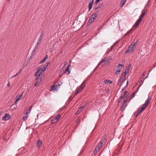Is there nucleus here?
Returning <instances> with one entry per match:
<instances>
[{"mask_svg":"<svg viewBox=\"0 0 156 156\" xmlns=\"http://www.w3.org/2000/svg\"><path fill=\"white\" fill-rule=\"evenodd\" d=\"M35 80H36V82L34 84V86L36 87L40 84L41 82L42 81V75L40 73H37V72L35 73Z\"/></svg>","mask_w":156,"mask_h":156,"instance_id":"1","label":"nucleus"},{"mask_svg":"<svg viewBox=\"0 0 156 156\" xmlns=\"http://www.w3.org/2000/svg\"><path fill=\"white\" fill-rule=\"evenodd\" d=\"M151 98H152L151 96H148L147 99L145 101V103L142 105V107L139 110H140L141 112L144 110L148 104L150 103Z\"/></svg>","mask_w":156,"mask_h":156,"instance_id":"2","label":"nucleus"},{"mask_svg":"<svg viewBox=\"0 0 156 156\" xmlns=\"http://www.w3.org/2000/svg\"><path fill=\"white\" fill-rule=\"evenodd\" d=\"M124 66V65H122L120 64H119L117 67L116 74H119L120 73L121 71V69L122 66Z\"/></svg>","mask_w":156,"mask_h":156,"instance_id":"3","label":"nucleus"},{"mask_svg":"<svg viewBox=\"0 0 156 156\" xmlns=\"http://www.w3.org/2000/svg\"><path fill=\"white\" fill-rule=\"evenodd\" d=\"M44 35V31H41V34L39 36V38L38 39L37 43H39L40 44H41V43L42 41V40L43 38Z\"/></svg>","mask_w":156,"mask_h":156,"instance_id":"4","label":"nucleus"},{"mask_svg":"<svg viewBox=\"0 0 156 156\" xmlns=\"http://www.w3.org/2000/svg\"><path fill=\"white\" fill-rule=\"evenodd\" d=\"M40 44L37 43L33 51H32V55H34L36 54V52L37 51L38 48L40 46Z\"/></svg>","mask_w":156,"mask_h":156,"instance_id":"5","label":"nucleus"},{"mask_svg":"<svg viewBox=\"0 0 156 156\" xmlns=\"http://www.w3.org/2000/svg\"><path fill=\"white\" fill-rule=\"evenodd\" d=\"M146 73V71H144L142 73L141 76L140 78V86H141L143 83V78L145 76V74Z\"/></svg>","mask_w":156,"mask_h":156,"instance_id":"6","label":"nucleus"},{"mask_svg":"<svg viewBox=\"0 0 156 156\" xmlns=\"http://www.w3.org/2000/svg\"><path fill=\"white\" fill-rule=\"evenodd\" d=\"M44 72V71L43 70L42 67H38L37 70V71L36 72H37V73H40L42 75V73Z\"/></svg>","mask_w":156,"mask_h":156,"instance_id":"7","label":"nucleus"},{"mask_svg":"<svg viewBox=\"0 0 156 156\" xmlns=\"http://www.w3.org/2000/svg\"><path fill=\"white\" fill-rule=\"evenodd\" d=\"M10 117V115L9 113H6L5 115L2 119L5 121L9 119Z\"/></svg>","mask_w":156,"mask_h":156,"instance_id":"8","label":"nucleus"},{"mask_svg":"<svg viewBox=\"0 0 156 156\" xmlns=\"http://www.w3.org/2000/svg\"><path fill=\"white\" fill-rule=\"evenodd\" d=\"M23 96V94H20L19 95L17 96L16 98V100L15 101V103L16 104L17 102L19 101Z\"/></svg>","mask_w":156,"mask_h":156,"instance_id":"9","label":"nucleus"},{"mask_svg":"<svg viewBox=\"0 0 156 156\" xmlns=\"http://www.w3.org/2000/svg\"><path fill=\"white\" fill-rule=\"evenodd\" d=\"M126 80V78H124L122 77H121L120 78V80H119L118 84L119 85L121 86L122 84V82Z\"/></svg>","mask_w":156,"mask_h":156,"instance_id":"10","label":"nucleus"},{"mask_svg":"<svg viewBox=\"0 0 156 156\" xmlns=\"http://www.w3.org/2000/svg\"><path fill=\"white\" fill-rule=\"evenodd\" d=\"M98 13H99V12L98 11L96 13L93 14L91 15V17L92 18L93 20H94L98 16Z\"/></svg>","mask_w":156,"mask_h":156,"instance_id":"11","label":"nucleus"},{"mask_svg":"<svg viewBox=\"0 0 156 156\" xmlns=\"http://www.w3.org/2000/svg\"><path fill=\"white\" fill-rule=\"evenodd\" d=\"M70 66V65L67 66L66 69L64 72V73H66L68 75H69L70 74V71L69 70V67Z\"/></svg>","mask_w":156,"mask_h":156,"instance_id":"12","label":"nucleus"},{"mask_svg":"<svg viewBox=\"0 0 156 156\" xmlns=\"http://www.w3.org/2000/svg\"><path fill=\"white\" fill-rule=\"evenodd\" d=\"M142 20L139 18L136 22L135 23V25L134 26L135 27L137 28L139 26L140 23L141 22Z\"/></svg>","mask_w":156,"mask_h":156,"instance_id":"13","label":"nucleus"},{"mask_svg":"<svg viewBox=\"0 0 156 156\" xmlns=\"http://www.w3.org/2000/svg\"><path fill=\"white\" fill-rule=\"evenodd\" d=\"M94 1V0H92V1L89 3L88 7L89 11L90 10L92 7Z\"/></svg>","mask_w":156,"mask_h":156,"instance_id":"14","label":"nucleus"},{"mask_svg":"<svg viewBox=\"0 0 156 156\" xmlns=\"http://www.w3.org/2000/svg\"><path fill=\"white\" fill-rule=\"evenodd\" d=\"M100 149V148L97 146V147L95 148V149L93 152L94 155H96L97 152L99 151Z\"/></svg>","mask_w":156,"mask_h":156,"instance_id":"15","label":"nucleus"},{"mask_svg":"<svg viewBox=\"0 0 156 156\" xmlns=\"http://www.w3.org/2000/svg\"><path fill=\"white\" fill-rule=\"evenodd\" d=\"M57 85H53L51 86L50 90V91H52L54 90H57Z\"/></svg>","mask_w":156,"mask_h":156,"instance_id":"16","label":"nucleus"},{"mask_svg":"<svg viewBox=\"0 0 156 156\" xmlns=\"http://www.w3.org/2000/svg\"><path fill=\"white\" fill-rule=\"evenodd\" d=\"M138 41H137L136 42H135L133 45H132V44H130L129 47H128V48H136V46L137 45V42H138Z\"/></svg>","mask_w":156,"mask_h":156,"instance_id":"17","label":"nucleus"},{"mask_svg":"<svg viewBox=\"0 0 156 156\" xmlns=\"http://www.w3.org/2000/svg\"><path fill=\"white\" fill-rule=\"evenodd\" d=\"M128 98H127V96L126 97L125 99L123 100V103L122 104V105L121 107V108L122 109L123 108V106H124V104L127 101Z\"/></svg>","mask_w":156,"mask_h":156,"instance_id":"18","label":"nucleus"},{"mask_svg":"<svg viewBox=\"0 0 156 156\" xmlns=\"http://www.w3.org/2000/svg\"><path fill=\"white\" fill-rule=\"evenodd\" d=\"M86 80H84L82 84L81 85L80 87L82 89H83L85 87V83H86Z\"/></svg>","mask_w":156,"mask_h":156,"instance_id":"19","label":"nucleus"},{"mask_svg":"<svg viewBox=\"0 0 156 156\" xmlns=\"http://www.w3.org/2000/svg\"><path fill=\"white\" fill-rule=\"evenodd\" d=\"M42 142L40 140L37 141V145L39 147H41L42 146Z\"/></svg>","mask_w":156,"mask_h":156,"instance_id":"20","label":"nucleus"},{"mask_svg":"<svg viewBox=\"0 0 156 156\" xmlns=\"http://www.w3.org/2000/svg\"><path fill=\"white\" fill-rule=\"evenodd\" d=\"M48 58V55H45L44 58H43V59H42V60L40 62L39 64H41L43 62H45L46 60V59Z\"/></svg>","mask_w":156,"mask_h":156,"instance_id":"21","label":"nucleus"},{"mask_svg":"<svg viewBox=\"0 0 156 156\" xmlns=\"http://www.w3.org/2000/svg\"><path fill=\"white\" fill-rule=\"evenodd\" d=\"M143 13H142L141 15L140 16L139 18L142 20L143 18L144 17V15L145 14V11H144L143 10L142 11Z\"/></svg>","mask_w":156,"mask_h":156,"instance_id":"22","label":"nucleus"},{"mask_svg":"<svg viewBox=\"0 0 156 156\" xmlns=\"http://www.w3.org/2000/svg\"><path fill=\"white\" fill-rule=\"evenodd\" d=\"M104 82L105 84H110L112 83V81L108 80H104Z\"/></svg>","mask_w":156,"mask_h":156,"instance_id":"23","label":"nucleus"},{"mask_svg":"<svg viewBox=\"0 0 156 156\" xmlns=\"http://www.w3.org/2000/svg\"><path fill=\"white\" fill-rule=\"evenodd\" d=\"M57 122V121L55 118H54L53 119H51V124H53L54 123H56Z\"/></svg>","mask_w":156,"mask_h":156,"instance_id":"24","label":"nucleus"},{"mask_svg":"<svg viewBox=\"0 0 156 156\" xmlns=\"http://www.w3.org/2000/svg\"><path fill=\"white\" fill-rule=\"evenodd\" d=\"M81 119V118L80 116L77 118V119L76 121V122L77 124H78L80 123Z\"/></svg>","mask_w":156,"mask_h":156,"instance_id":"25","label":"nucleus"},{"mask_svg":"<svg viewBox=\"0 0 156 156\" xmlns=\"http://www.w3.org/2000/svg\"><path fill=\"white\" fill-rule=\"evenodd\" d=\"M127 0H121V2L122 4L121 5V7H122L125 4V3L126 1Z\"/></svg>","mask_w":156,"mask_h":156,"instance_id":"26","label":"nucleus"},{"mask_svg":"<svg viewBox=\"0 0 156 156\" xmlns=\"http://www.w3.org/2000/svg\"><path fill=\"white\" fill-rule=\"evenodd\" d=\"M61 115L59 114H58L56 116H55L54 118L56 119L57 121L58 119H59L60 117H61Z\"/></svg>","mask_w":156,"mask_h":156,"instance_id":"27","label":"nucleus"},{"mask_svg":"<svg viewBox=\"0 0 156 156\" xmlns=\"http://www.w3.org/2000/svg\"><path fill=\"white\" fill-rule=\"evenodd\" d=\"M103 4V3H101L99 4L97 7L95 8V10H97L98 9L100 8Z\"/></svg>","mask_w":156,"mask_h":156,"instance_id":"28","label":"nucleus"},{"mask_svg":"<svg viewBox=\"0 0 156 156\" xmlns=\"http://www.w3.org/2000/svg\"><path fill=\"white\" fill-rule=\"evenodd\" d=\"M127 49L125 52V55H126L127 53H129L131 51V48H129Z\"/></svg>","mask_w":156,"mask_h":156,"instance_id":"29","label":"nucleus"},{"mask_svg":"<svg viewBox=\"0 0 156 156\" xmlns=\"http://www.w3.org/2000/svg\"><path fill=\"white\" fill-rule=\"evenodd\" d=\"M83 90V89H81V88H80V87H79V88L77 90V91L76 92V93L75 94V95H76V94H77L78 93L82 91V90Z\"/></svg>","mask_w":156,"mask_h":156,"instance_id":"30","label":"nucleus"},{"mask_svg":"<svg viewBox=\"0 0 156 156\" xmlns=\"http://www.w3.org/2000/svg\"><path fill=\"white\" fill-rule=\"evenodd\" d=\"M50 64V62H48L47 63V64L46 65H44L43 66V70L45 71L46 70V68H47V67H48V65L49 64Z\"/></svg>","mask_w":156,"mask_h":156,"instance_id":"31","label":"nucleus"},{"mask_svg":"<svg viewBox=\"0 0 156 156\" xmlns=\"http://www.w3.org/2000/svg\"><path fill=\"white\" fill-rule=\"evenodd\" d=\"M142 112L140 110H138L136 113V116L137 117Z\"/></svg>","mask_w":156,"mask_h":156,"instance_id":"32","label":"nucleus"},{"mask_svg":"<svg viewBox=\"0 0 156 156\" xmlns=\"http://www.w3.org/2000/svg\"><path fill=\"white\" fill-rule=\"evenodd\" d=\"M137 92V91H135L132 94L131 97L130 99V100L132 98L134 97L135 96V94Z\"/></svg>","mask_w":156,"mask_h":156,"instance_id":"33","label":"nucleus"},{"mask_svg":"<svg viewBox=\"0 0 156 156\" xmlns=\"http://www.w3.org/2000/svg\"><path fill=\"white\" fill-rule=\"evenodd\" d=\"M103 144V141H100L99 144H98L97 146L99 147L100 148H101L102 146V144Z\"/></svg>","mask_w":156,"mask_h":156,"instance_id":"34","label":"nucleus"},{"mask_svg":"<svg viewBox=\"0 0 156 156\" xmlns=\"http://www.w3.org/2000/svg\"><path fill=\"white\" fill-rule=\"evenodd\" d=\"M129 68H126L124 73L126 74L129 72Z\"/></svg>","mask_w":156,"mask_h":156,"instance_id":"35","label":"nucleus"},{"mask_svg":"<svg viewBox=\"0 0 156 156\" xmlns=\"http://www.w3.org/2000/svg\"><path fill=\"white\" fill-rule=\"evenodd\" d=\"M34 56V55H32H32H31L30 57V58H29L27 60V62H29L30 61L32 58V56Z\"/></svg>","mask_w":156,"mask_h":156,"instance_id":"36","label":"nucleus"},{"mask_svg":"<svg viewBox=\"0 0 156 156\" xmlns=\"http://www.w3.org/2000/svg\"><path fill=\"white\" fill-rule=\"evenodd\" d=\"M32 106H31V105L29 107V108L26 111L27 112H30V110H31V109L32 108Z\"/></svg>","mask_w":156,"mask_h":156,"instance_id":"37","label":"nucleus"},{"mask_svg":"<svg viewBox=\"0 0 156 156\" xmlns=\"http://www.w3.org/2000/svg\"><path fill=\"white\" fill-rule=\"evenodd\" d=\"M85 107L84 106H81L79 108V109L81 112L84 108Z\"/></svg>","mask_w":156,"mask_h":156,"instance_id":"38","label":"nucleus"},{"mask_svg":"<svg viewBox=\"0 0 156 156\" xmlns=\"http://www.w3.org/2000/svg\"><path fill=\"white\" fill-rule=\"evenodd\" d=\"M126 75V74L124 73H122V74L121 77H122L123 78H125Z\"/></svg>","mask_w":156,"mask_h":156,"instance_id":"39","label":"nucleus"},{"mask_svg":"<svg viewBox=\"0 0 156 156\" xmlns=\"http://www.w3.org/2000/svg\"><path fill=\"white\" fill-rule=\"evenodd\" d=\"M81 112V111H80L79 109H78V110L75 113V115H77L79 114Z\"/></svg>","mask_w":156,"mask_h":156,"instance_id":"40","label":"nucleus"},{"mask_svg":"<svg viewBox=\"0 0 156 156\" xmlns=\"http://www.w3.org/2000/svg\"><path fill=\"white\" fill-rule=\"evenodd\" d=\"M105 59H103L102 60H101V61L98 64V65H100L101 64V63H102L104 62H105Z\"/></svg>","mask_w":156,"mask_h":156,"instance_id":"41","label":"nucleus"},{"mask_svg":"<svg viewBox=\"0 0 156 156\" xmlns=\"http://www.w3.org/2000/svg\"><path fill=\"white\" fill-rule=\"evenodd\" d=\"M131 32V30L127 31V32L124 35V37L126 36L127 35L129 34Z\"/></svg>","mask_w":156,"mask_h":156,"instance_id":"42","label":"nucleus"},{"mask_svg":"<svg viewBox=\"0 0 156 156\" xmlns=\"http://www.w3.org/2000/svg\"><path fill=\"white\" fill-rule=\"evenodd\" d=\"M27 116H28V115H25L24 117H23V120L24 121L26 120L27 118Z\"/></svg>","mask_w":156,"mask_h":156,"instance_id":"43","label":"nucleus"},{"mask_svg":"<svg viewBox=\"0 0 156 156\" xmlns=\"http://www.w3.org/2000/svg\"><path fill=\"white\" fill-rule=\"evenodd\" d=\"M21 70H20V72L18 73L17 74H16L15 75H14V76H13L12 77V78H13V77H16V76H17L21 72Z\"/></svg>","mask_w":156,"mask_h":156,"instance_id":"44","label":"nucleus"},{"mask_svg":"<svg viewBox=\"0 0 156 156\" xmlns=\"http://www.w3.org/2000/svg\"><path fill=\"white\" fill-rule=\"evenodd\" d=\"M121 148V147H119L118 148V153H117L116 154H119V152L120 151Z\"/></svg>","mask_w":156,"mask_h":156,"instance_id":"45","label":"nucleus"},{"mask_svg":"<svg viewBox=\"0 0 156 156\" xmlns=\"http://www.w3.org/2000/svg\"><path fill=\"white\" fill-rule=\"evenodd\" d=\"M92 22V21H91L90 20H89L87 23V24L88 25H89Z\"/></svg>","mask_w":156,"mask_h":156,"instance_id":"46","label":"nucleus"},{"mask_svg":"<svg viewBox=\"0 0 156 156\" xmlns=\"http://www.w3.org/2000/svg\"><path fill=\"white\" fill-rule=\"evenodd\" d=\"M122 99L121 98H119V100L118 101V104H119L121 101H122Z\"/></svg>","mask_w":156,"mask_h":156,"instance_id":"47","label":"nucleus"},{"mask_svg":"<svg viewBox=\"0 0 156 156\" xmlns=\"http://www.w3.org/2000/svg\"><path fill=\"white\" fill-rule=\"evenodd\" d=\"M125 95H124L123 94L120 97V98H121L122 99L124 98V97H125Z\"/></svg>","mask_w":156,"mask_h":156,"instance_id":"48","label":"nucleus"},{"mask_svg":"<svg viewBox=\"0 0 156 156\" xmlns=\"http://www.w3.org/2000/svg\"><path fill=\"white\" fill-rule=\"evenodd\" d=\"M125 95H124L123 94L120 97V98H121L122 99L124 98V97H125Z\"/></svg>","mask_w":156,"mask_h":156,"instance_id":"49","label":"nucleus"},{"mask_svg":"<svg viewBox=\"0 0 156 156\" xmlns=\"http://www.w3.org/2000/svg\"><path fill=\"white\" fill-rule=\"evenodd\" d=\"M125 95H124L123 94L120 97V98H121L122 99L124 98V97H125Z\"/></svg>","mask_w":156,"mask_h":156,"instance_id":"50","label":"nucleus"},{"mask_svg":"<svg viewBox=\"0 0 156 156\" xmlns=\"http://www.w3.org/2000/svg\"><path fill=\"white\" fill-rule=\"evenodd\" d=\"M120 41V40H118V41H116L115 43L114 44V45H115L117 43L119 42Z\"/></svg>","mask_w":156,"mask_h":156,"instance_id":"51","label":"nucleus"},{"mask_svg":"<svg viewBox=\"0 0 156 156\" xmlns=\"http://www.w3.org/2000/svg\"><path fill=\"white\" fill-rule=\"evenodd\" d=\"M131 67V64H129L126 68H128L129 69Z\"/></svg>","mask_w":156,"mask_h":156,"instance_id":"52","label":"nucleus"},{"mask_svg":"<svg viewBox=\"0 0 156 156\" xmlns=\"http://www.w3.org/2000/svg\"><path fill=\"white\" fill-rule=\"evenodd\" d=\"M90 77V76H87V78H86V79L85 80H86V81H87L88 80V79H89Z\"/></svg>","mask_w":156,"mask_h":156,"instance_id":"53","label":"nucleus"},{"mask_svg":"<svg viewBox=\"0 0 156 156\" xmlns=\"http://www.w3.org/2000/svg\"><path fill=\"white\" fill-rule=\"evenodd\" d=\"M134 48H131V51L133 52L134 50Z\"/></svg>","mask_w":156,"mask_h":156,"instance_id":"54","label":"nucleus"},{"mask_svg":"<svg viewBox=\"0 0 156 156\" xmlns=\"http://www.w3.org/2000/svg\"><path fill=\"white\" fill-rule=\"evenodd\" d=\"M89 20H90V21H92V22L94 21V20H93L91 16Z\"/></svg>","mask_w":156,"mask_h":156,"instance_id":"55","label":"nucleus"},{"mask_svg":"<svg viewBox=\"0 0 156 156\" xmlns=\"http://www.w3.org/2000/svg\"><path fill=\"white\" fill-rule=\"evenodd\" d=\"M105 90L107 93H108L109 91V90L108 89H105Z\"/></svg>","mask_w":156,"mask_h":156,"instance_id":"56","label":"nucleus"},{"mask_svg":"<svg viewBox=\"0 0 156 156\" xmlns=\"http://www.w3.org/2000/svg\"><path fill=\"white\" fill-rule=\"evenodd\" d=\"M127 93V91H125L124 93H123V94L124 95H126V94Z\"/></svg>","mask_w":156,"mask_h":156,"instance_id":"57","label":"nucleus"},{"mask_svg":"<svg viewBox=\"0 0 156 156\" xmlns=\"http://www.w3.org/2000/svg\"><path fill=\"white\" fill-rule=\"evenodd\" d=\"M100 1V0H96L95 2V4L98 3Z\"/></svg>","mask_w":156,"mask_h":156,"instance_id":"58","label":"nucleus"},{"mask_svg":"<svg viewBox=\"0 0 156 156\" xmlns=\"http://www.w3.org/2000/svg\"><path fill=\"white\" fill-rule=\"evenodd\" d=\"M150 4L149 1H148V2L145 5H148Z\"/></svg>","mask_w":156,"mask_h":156,"instance_id":"59","label":"nucleus"},{"mask_svg":"<svg viewBox=\"0 0 156 156\" xmlns=\"http://www.w3.org/2000/svg\"><path fill=\"white\" fill-rule=\"evenodd\" d=\"M105 138H104V139H102L101 141H103V143L105 141Z\"/></svg>","mask_w":156,"mask_h":156,"instance_id":"60","label":"nucleus"},{"mask_svg":"<svg viewBox=\"0 0 156 156\" xmlns=\"http://www.w3.org/2000/svg\"><path fill=\"white\" fill-rule=\"evenodd\" d=\"M113 46H111V48L110 50V51H111L113 49Z\"/></svg>","mask_w":156,"mask_h":156,"instance_id":"61","label":"nucleus"},{"mask_svg":"<svg viewBox=\"0 0 156 156\" xmlns=\"http://www.w3.org/2000/svg\"><path fill=\"white\" fill-rule=\"evenodd\" d=\"M29 112H27L26 111V113L25 114L26 115H27L29 113Z\"/></svg>","mask_w":156,"mask_h":156,"instance_id":"62","label":"nucleus"},{"mask_svg":"<svg viewBox=\"0 0 156 156\" xmlns=\"http://www.w3.org/2000/svg\"><path fill=\"white\" fill-rule=\"evenodd\" d=\"M10 84L9 82L8 84H7V86L9 87L10 86Z\"/></svg>","mask_w":156,"mask_h":156,"instance_id":"63","label":"nucleus"},{"mask_svg":"<svg viewBox=\"0 0 156 156\" xmlns=\"http://www.w3.org/2000/svg\"><path fill=\"white\" fill-rule=\"evenodd\" d=\"M140 86H140H140L138 87V89H137V90H136V91H137V92L138 91V90H139V87H140Z\"/></svg>","mask_w":156,"mask_h":156,"instance_id":"64","label":"nucleus"}]
</instances>
